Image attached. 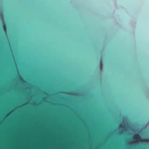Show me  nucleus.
Returning a JSON list of instances; mask_svg holds the SVG:
<instances>
[{
    "label": "nucleus",
    "mask_w": 149,
    "mask_h": 149,
    "mask_svg": "<svg viewBox=\"0 0 149 149\" xmlns=\"http://www.w3.org/2000/svg\"><path fill=\"white\" fill-rule=\"evenodd\" d=\"M3 28L4 31L5 32H6L7 31V27L6 24H3Z\"/></svg>",
    "instance_id": "f03ea898"
},
{
    "label": "nucleus",
    "mask_w": 149,
    "mask_h": 149,
    "mask_svg": "<svg viewBox=\"0 0 149 149\" xmlns=\"http://www.w3.org/2000/svg\"><path fill=\"white\" fill-rule=\"evenodd\" d=\"M102 67H103V64H102V60H101L100 61V68L101 69H102Z\"/></svg>",
    "instance_id": "7ed1b4c3"
},
{
    "label": "nucleus",
    "mask_w": 149,
    "mask_h": 149,
    "mask_svg": "<svg viewBox=\"0 0 149 149\" xmlns=\"http://www.w3.org/2000/svg\"><path fill=\"white\" fill-rule=\"evenodd\" d=\"M133 139L135 141H139L141 140V138L139 134H136L134 136Z\"/></svg>",
    "instance_id": "f257e3e1"
},
{
    "label": "nucleus",
    "mask_w": 149,
    "mask_h": 149,
    "mask_svg": "<svg viewBox=\"0 0 149 149\" xmlns=\"http://www.w3.org/2000/svg\"><path fill=\"white\" fill-rule=\"evenodd\" d=\"M0 19H4V18H3H3H1Z\"/></svg>",
    "instance_id": "39448f33"
},
{
    "label": "nucleus",
    "mask_w": 149,
    "mask_h": 149,
    "mask_svg": "<svg viewBox=\"0 0 149 149\" xmlns=\"http://www.w3.org/2000/svg\"><path fill=\"white\" fill-rule=\"evenodd\" d=\"M120 126L121 127L124 128L125 127V125H124L123 124H121L120 125Z\"/></svg>",
    "instance_id": "20e7f679"
}]
</instances>
